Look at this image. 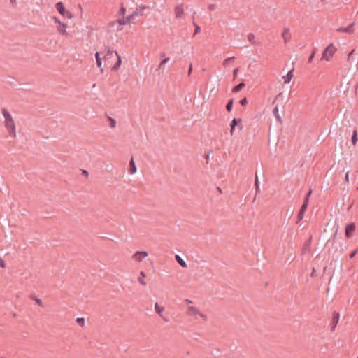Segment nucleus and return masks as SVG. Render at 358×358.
<instances>
[{
  "mask_svg": "<svg viewBox=\"0 0 358 358\" xmlns=\"http://www.w3.org/2000/svg\"><path fill=\"white\" fill-rule=\"evenodd\" d=\"M1 112L4 118V127L8 133L11 137H16V125L13 116L6 108H3Z\"/></svg>",
  "mask_w": 358,
  "mask_h": 358,
  "instance_id": "nucleus-1",
  "label": "nucleus"
},
{
  "mask_svg": "<svg viewBox=\"0 0 358 358\" xmlns=\"http://www.w3.org/2000/svg\"><path fill=\"white\" fill-rule=\"evenodd\" d=\"M127 22L128 20L124 18L110 21L106 27V31L108 34L121 31L123 29V26Z\"/></svg>",
  "mask_w": 358,
  "mask_h": 358,
  "instance_id": "nucleus-2",
  "label": "nucleus"
},
{
  "mask_svg": "<svg viewBox=\"0 0 358 358\" xmlns=\"http://www.w3.org/2000/svg\"><path fill=\"white\" fill-rule=\"evenodd\" d=\"M186 313L190 317H193L195 319L201 318L203 320H207V316L201 313L200 310L194 306H188L186 309Z\"/></svg>",
  "mask_w": 358,
  "mask_h": 358,
  "instance_id": "nucleus-3",
  "label": "nucleus"
},
{
  "mask_svg": "<svg viewBox=\"0 0 358 358\" xmlns=\"http://www.w3.org/2000/svg\"><path fill=\"white\" fill-rule=\"evenodd\" d=\"M336 51L337 48L333 43L329 44L322 53V59L331 61Z\"/></svg>",
  "mask_w": 358,
  "mask_h": 358,
  "instance_id": "nucleus-4",
  "label": "nucleus"
},
{
  "mask_svg": "<svg viewBox=\"0 0 358 358\" xmlns=\"http://www.w3.org/2000/svg\"><path fill=\"white\" fill-rule=\"evenodd\" d=\"M55 8L59 12V13L65 18L72 19L73 17V14L69 10L66 9L64 3L62 2H58L55 4Z\"/></svg>",
  "mask_w": 358,
  "mask_h": 358,
  "instance_id": "nucleus-5",
  "label": "nucleus"
},
{
  "mask_svg": "<svg viewBox=\"0 0 358 358\" xmlns=\"http://www.w3.org/2000/svg\"><path fill=\"white\" fill-rule=\"evenodd\" d=\"M52 20L55 24H57V30L58 33L62 36L67 34V24L64 22H62L57 17H53Z\"/></svg>",
  "mask_w": 358,
  "mask_h": 358,
  "instance_id": "nucleus-6",
  "label": "nucleus"
},
{
  "mask_svg": "<svg viewBox=\"0 0 358 358\" xmlns=\"http://www.w3.org/2000/svg\"><path fill=\"white\" fill-rule=\"evenodd\" d=\"M148 256V253L145 251H136L133 254L131 258L135 263L138 264L143 262Z\"/></svg>",
  "mask_w": 358,
  "mask_h": 358,
  "instance_id": "nucleus-7",
  "label": "nucleus"
},
{
  "mask_svg": "<svg viewBox=\"0 0 358 358\" xmlns=\"http://www.w3.org/2000/svg\"><path fill=\"white\" fill-rule=\"evenodd\" d=\"M174 15L176 18L180 19L185 15V8L183 3H179L174 8Z\"/></svg>",
  "mask_w": 358,
  "mask_h": 358,
  "instance_id": "nucleus-8",
  "label": "nucleus"
},
{
  "mask_svg": "<svg viewBox=\"0 0 358 358\" xmlns=\"http://www.w3.org/2000/svg\"><path fill=\"white\" fill-rule=\"evenodd\" d=\"M355 230V225L354 223L348 224L345 227V236L347 238L352 236Z\"/></svg>",
  "mask_w": 358,
  "mask_h": 358,
  "instance_id": "nucleus-9",
  "label": "nucleus"
},
{
  "mask_svg": "<svg viewBox=\"0 0 358 358\" xmlns=\"http://www.w3.org/2000/svg\"><path fill=\"white\" fill-rule=\"evenodd\" d=\"M114 54L117 57V62L115 64V65L113 66L112 70L114 71H117L119 70V69L122 64V58H121V56L119 55V53L117 51H114Z\"/></svg>",
  "mask_w": 358,
  "mask_h": 358,
  "instance_id": "nucleus-10",
  "label": "nucleus"
},
{
  "mask_svg": "<svg viewBox=\"0 0 358 358\" xmlns=\"http://www.w3.org/2000/svg\"><path fill=\"white\" fill-rule=\"evenodd\" d=\"M308 205V204H307V201H304L303 203L301 206V209L298 213V215H297L298 220L299 221L303 218V216H304L305 212L307 209Z\"/></svg>",
  "mask_w": 358,
  "mask_h": 358,
  "instance_id": "nucleus-11",
  "label": "nucleus"
},
{
  "mask_svg": "<svg viewBox=\"0 0 358 358\" xmlns=\"http://www.w3.org/2000/svg\"><path fill=\"white\" fill-rule=\"evenodd\" d=\"M337 31L338 32H345L348 34H352L354 31L353 29V24H351L350 25L348 26L347 27H341L337 29Z\"/></svg>",
  "mask_w": 358,
  "mask_h": 358,
  "instance_id": "nucleus-12",
  "label": "nucleus"
},
{
  "mask_svg": "<svg viewBox=\"0 0 358 358\" xmlns=\"http://www.w3.org/2000/svg\"><path fill=\"white\" fill-rule=\"evenodd\" d=\"M241 119H236L234 118L231 124H230V134L232 135L234 134V129H235V127L236 125H238V124H241Z\"/></svg>",
  "mask_w": 358,
  "mask_h": 358,
  "instance_id": "nucleus-13",
  "label": "nucleus"
},
{
  "mask_svg": "<svg viewBox=\"0 0 358 358\" xmlns=\"http://www.w3.org/2000/svg\"><path fill=\"white\" fill-rule=\"evenodd\" d=\"M293 71L294 69H292L287 73L286 76L282 77V79L284 80V84L289 83L292 80L294 76Z\"/></svg>",
  "mask_w": 358,
  "mask_h": 358,
  "instance_id": "nucleus-14",
  "label": "nucleus"
},
{
  "mask_svg": "<svg viewBox=\"0 0 358 358\" xmlns=\"http://www.w3.org/2000/svg\"><path fill=\"white\" fill-rule=\"evenodd\" d=\"M95 58L96 60V64H97L98 68L100 69L101 72H103V69L102 68V62H101V59L100 55L99 52H96L95 54Z\"/></svg>",
  "mask_w": 358,
  "mask_h": 358,
  "instance_id": "nucleus-15",
  "label": "nucleus"
},
{
  "mask_svg": "<svg viewBox=\"0 0 358 358\" xmlns=\"http://www.w3.org/2000/svg\"><path fill=\"white\" fill-rule=\"evenodd\" d=\"M155 310L158 315L162 316L165 308L164 306H162L159 305L157 303H156L155 305Z\"/></svg>",
  "mask_w": 358,
  "mask_h": 358,
  "instance_id": "nucleus-16",
  "label": "nucleus"
},
{
  "mask_svg": "<svg viewBox=\"0 0 358 358\" xmlns=\"http://www.w3.org/2000/svg\"><path fill=\"white\" fill-rule=\"evenodd\" d=\"M144 278H145V273L143 271H141L140 276L138 278V281L143 286L146 285V282L144 280Z\"/></svg>",
  "mask_w": 358,
  "mask_h": 358,
  "instance_id": "nucleus-17",
  "label": "nucleus"
},
{
  "mask_svg": "<svg viewBox=\"0 0 358 358\" xmlns=\"http://www.w3.org/2000/svg\"><path fill=\"white\" fill-rule=\"evenodd\" d=\"M176 259L182 267H183V268L187 267V264H186L185 262L179 255L176 256Z\"/></svg>",
  "mask_w": 358,
  "mask_h": 358,
  "instance_id": "nucleus-18",
  "label": "nucleus"
},
{
  "mask_svg": "<svg viewBox=\"0 0 358 358\" xmlns=\"http://www.w3.org/2000/svg\"><path fill=\"white\" fill-rule=\"evenodd\" d=\"M351 141H352V143L353 145H355L357 144V142L358 141L357 129H355L353 131V134H352Z\"/></svg>",
  "mask_w": 358,
  "mask_h": 358,
  "instance_id": "nucleus-19",
  "label": "nucleus"
},
{
  "mask_svg": "<svg viewBox=\"0 0 358 358\" xmlns=\"http://www.w3.org/2000/svg\"><path fill=\"white\" fill-rule=\"evenodd\" d=\"M129 164H130V166H131L130 173L131 174H134L136 172V167L135 166V164H134V162L133 159H131V160L130 161Z\"/></svg>",
  "mask_w": 358,
  "mask_h": 358,
  "instance_id": "nucleus-20",
  "label": "nucleus"
},
{
  "mask_svg": "<svg viewBox=\"0 0 358 358\" xmlns=\"http://www.w3.org/2000/svg\"><path fill=\"white\" fill-rule=\"evenodd\" d=\"M245 86V84L243 83H239L238 85L235 86L232 91L234 92H238L239 90H241L243 87Z\"/></svg>",
  "mask_w": 358,
  "mask_h": 358,
  "instance_id": "nucleus-21",
  "label": "nucleus"
},
{
  "mask_svg": "<svg viewBox=\"0 0 358 358\" xmlns=\"http://www.w3.org/2000/svg\"><path fill=\"white\" fill-rule=\"evenodd\" d=\"M273 113V115H275V118L278 121L281 122V117H280V116L279 115V113H278V106H275L274 108Z\"/></svg>",
  "mask_w": 358,
  "mask_h": 358,
  "instance_id": "nucleus-22",
  "label": "nucleus"
},
{
  "mask_svg": "<svg viewBox=\"0 0 358 358\" xmlns=\"http://www.w3.org/2000/svg\"><path fill=\"white\" fill-rule=\"evenodd\" d=\"M232 106H233V100H230L226 106V109L228 112H230L231 110Z\"/></svg>",
  "mask_w": 358,
  "mask_h": 358,
  "instance_id": "nucleus-23",
  "label": "nucleus"
},
{
  "mask_svg": "<svg viewBox=\"0 0 358 358\" xmlns=\"http://www.w3.org/2000/svg\"><path fill=\"white\" fill-rule=\"evenodd\" d=\"M108 120L110 121V127L115 128L116 127V121L112 117H109Z\"/></svg>",
  "mask_w": 358,
  "mask_h": 358,
  "instance_id": "nucleus-24",
  "label": "nucleus"
},
{
  "mask_svg": "<svg viewBox=\"0 0 358 358\" xmlns=\"http://www.w3.org/2000/svg\"><path fill=\"white\" fill-rule=\"evenodd\" d=\"M231 61H232V58H231V57H229V58L224 59L223 62V66H227Z\"/></svg>",
  "mask_w": 358,
  "mask_h": 358,
  "instance_id": "nucleus-25",
  "label": "nucleus"
},
{
  "mask_svg": "<svg viewBox=\"0 0 358 358\" xmlns=\"http://www.w3.org/2000/svg\"><path fill=\"white\" fill-rule=\"evenodd\" d=\"M113 54H114V51H111L110 50H108L106 55L104 56V59H107L108 58L110 57Z\"/></svg>",
  "mask_w": 358,
  "mask_h": 358,
  "instance_id": "nucleus-26",
  "label": "nucleus"
},
{
  "mask_svg": "<svg viewBox=\"0 0 358 358\" xmlns=\"http://www.w3.org/2000/svg\"><path fill=\"white\" fill-rule=\"evenodd\" d=\"M126 13V8L123 6H122L119 10V14L121 16H124Z\"/></svg>",
  "mask_w": 358,
  "mask_h": 358,
  "instance_id": "nucleus-27",
  "label": "nucleus"
},
{
  "mask_svg": "<svg viewBox=\"0 0 358 358\" xmlns=\"http://www.w3.org/2000/svg\"><path fill=\"white\" fill-rule=\"evenodd\" d=\"M6 267V264L5 261L2 258H0V268H5Z\"/></svg>",
  "mask_w": 358,
  "mask_h": 358,
  "instance_id": "nucleus-28",
  "label": "nucleus"
},
{
  "mask_svg": "<svg viewBox=\"0 0 358 358\" xmlns=\"http://www.w3.org/2000/svg\"><path fill=\"white\" fill-rule=\"evenodd\" d=\"M311 194H312V190L310 189L309 192H308V194H306V197H305L304 201H307V204H308L309 197L311 195Z\"/></svg>",
  "mask_w": 358,
  "mask_h": 358,
  "instance_id": "nucleus-29",
  "label": "nucleus"
},
{
  "mask_svg": "<svg viewBox=\"0 0 358 358\" xmlns=\"http://www.w3.org/2000/svg\"><path fill=\"white\" fill-rule=\"evenodd\" d=\"M169 60V58H166L164 59V60H162L161 62H160V64H159V67H162V66H164L168 61Z\"/></svg>",
  "mask_w": 358,
  "mask_h": 358,
  "instance_id": "nucleus-30",
  "label": "nucleus"
},
{
  "mask_svg": "<svg viewBox=\"0 0 358 358\" xmlns=\"http://www.w3.org/2000/svg\"><path fill=\"white\" fill-rule=\"evenodd\" d=\"M248 103V101H247V99L246 98H244L243 99H241L240 101V103L242 105V106H245Z\"/></svg>",
  "mask_w": 358,
  "mask_h": 358,
  "instance_id": "nucleus-31",
  "label": "nucleus"
},
{
  "mask_svg": "<svg viewBox=\"0 0 358 358\" xmlns=\"http://www.w3.org/2000/svg\"><path fill=\"white\" fill-rule=\"evenodd\" d=\"M76 322H77L78 324H83L85 323V320H84V318H77V319H76Z\"/></svg>",
  "mask_w": 358,
  "mask_h": 358,
  "instance_id": "nucleus-32",
  "label": "nucleus"
},
{
  "mask_svg": "<svg viewBox=\"0 0 358 358\" xmlns=\"http://www.w3.org/2000/svg\"><path fill=\"white\" fill-rule=\"evenodd\" d=\"M357 253V250H355L350 255V258H353L356 254Z\"/></svg>",
  "mask_w": 358,
  "mask_h": 358,
  "instance_id": "nucleus-33",
  "label": "nucleus"
},
{
  "mask_svg": "<svg viewBox=\"0 0 358 358\" xmlns=\"http://www.w3.org/2000/svg\"><path fill=\"white\" fill-rule=\"evenodd\" d=\"M314 55H315V53L313 52L312 55H310L309 59H308V62H310L313 59V58L314 57Z\"/></svg>",
  "mask_w": 358,
  "mask_h": 358,
  "instance_id": "nucleus-34",
  "label": "nucleus"
},
{
  "mask_svg": "<svg viewBox=\"0 0 358 358\" xmlns=\"http://www.w3.org/2000/svg\"><path fill=\"white\" fill-rule=\"evenodd\" d=\"M354 51H355V50H352V51L348 54V58H350V57L352 56V55L353 54Z\"/></svg>",
  "mask_w": 358,
  "mask_h": 358,
  "instance_id": "nucleus-35",
  "label": "nucleus"
},
{
  "mask_svg": "<svg viewBox=\"0 0 358 358\" xmlns=\"http://www.w3.org/2000/svg\"><path fill=\"white\" fill-rule=\"evenodd\" d=\"M209 8H210V10H214V8H215V6H214V5H210V6H209Z\"/></svg>",
  "mask_w": 358,
  "mask_h": 358,
  "instance_id": "nucleus-36",
  "label": "nucleus"
},
{
  "mask_svg": "<svg viewBox=\"0 0 358 358\" xmlns=\"http://www.w3.org/2000/svg\"><path fill=\"white\" fill-rule=\"evenodd\" d=\"M237 72H238V69H236L234 71V76H236Z\"/></svg>",
  "mask_w": 358,
  "mask_h": 358,
  "instance_id": "nucleus-37",
  "label": "nucleus"
},
{
  "mask_svg": "<svg viewBox=\"0 0 358 358\" xmlns=\"http://www.w3.org/2000/svg\"><path fill=\"white\" fill-rule=\"evenodd\" d=\"M348 177H349V173H346L345 174V180L348 181Z\"/></svg>",
  "mask_w": 358,
  "mask_h": 358,
  "instance_id": "nucleus-38",
  "label": "nucleus"
},
{
  "mask_svg": "<svg viewBox=\"0 0 358 358\" xmlns=\"http://www.w3.org/2000/svg\"><path fill=\"white\" fill-rule=\"evenodd\" d=\"M185 302L187 303V304H191L192 303V301L190 300H185Z\"/></svg>",
  "mask_w": 358,
  "mask_h": 358,
  "instance_id": "nucleus-39",
  "label": "nucleus"
},
{
  "mask_svg": "<svg viewBox=\"0 0 358 358\" xmlns=\"http://www.w3.org/2000/svg\"><path fill=\"white\" fill-rule=\"evenodd\" d=\"M248 38H249V40H251V39H252V38H254V35H249Z\"/></svg>",
  "mask_w": 358,
  "mask_h": 358,
  "instance_id": "nucleus-40",
  "label": "nucleus"
},
{
  "mask_svg": "<svg viewBox=\"0 0 358 358\" xmlns=\"http://www.w3.org/2000/svg\"><path fill=\"white\" fill-rule=\"evenodd\" d=\"M248 38H249V40H251V39H252V38H254V35H249Z\"/></svg>",
  "mask_w": 358,
  "mask_h": 358,
  "instance_id": "nucleus-41",
  "label": "nucleus"
},
{
  "mask_svg": "<svg viewBox=\"0 0 358 358\" xmlns=\"http://www.w3.org/2000/svg\"><path fill=\"white\" fill-rule=\"evenodd\" d=\"M36 302H37V303L41 305V299H36Z\"/></svg>",
  "mask_w": 358,
  "mask_h": 358,
  "instance_id": "nucleus-42",
  "label": "nucleus"
},
{
  "mask_svg": "<svg viewBox=\"0 0 358 358\" xmlns=\"http://www.w3.org/2000/svg\"><path fill=\"white\" fill-rule=\"evenodd\" d=\"M191 71H192V66H190V67H189V73H191Z\"/></svg>",
  "mask_w": 358,
  "mask_h": 358,
  "instance_id": "nucleus-43",
  "label": "nucleus"
},
{
  "mask_svg": "<svg viewBox=\"0 0 358 358\" xmlns=\"http://www.w3.org/2000/svg\"><path fill=\"white\" fill-rule=\"evenodd\" d=\"M145 8V6H142V7L141 8V10H144Z\"/></svg>",
  "mask_w": 358,
  "mask_h": 358,
  "instance_id": "nucleus-44",
  "label": "nucleus"
},
{
  "mask_svg": "<svg viewBox=\"0 0 358 358\" xmlns=\"http://www.w3.org/2000/svg\"><path fill=\"white\" fill-rule=\"evenodd\" d=\"M218 192H222V190L220 188H218Z\"/></svg>",
  "mask_w": 358,
  "mask_h": 358,
  "instance_id": "nucleus-45",
  "label": "nucleus"
}]
</instances>
